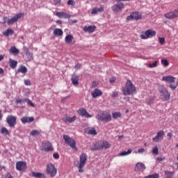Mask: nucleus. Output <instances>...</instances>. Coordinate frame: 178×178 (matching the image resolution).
Listing matches in <instances>:
<instances>
[{
    "mask_svg": "<svg viewBox=\"0 0 178 178\" xmlns=\"http://www.w3.org/2000/svg\"><path fill=\"white\" fill-rule=\"evenodd\" d=\"M121 90L124 95H133L137 92L136 86L133 84V82L130 79H128L126 82L125 86L122 87Z\"/></svg>",
    "mask_w": 178,
    "mask_h": 178,
    "instance_id": "1",
    "label": "nucleus"
},
{
    "mask_svg": "<svg viewBox=\"0 0 178 178\" xmlns=\"http://www.w3.org/2000/svg\"><path fill=\"white\" fill-rule=\"evenodd\" d=\"M158 90L163 101H169V99H170V92H169L164 86L159 85Z\"/></svg>",
    "mask_w": 178,
    "mask_h": 178,
    "instance_id": "2",
    "label": "nucleus"
},
{
    "mask_svg": "<svg viewBox=\"0 0 178 178\" xmlns=\"http://www.w3.org/2000/svg\"><path fill=\"white\" fill-rule=\"evenodd\" d=\"M162 81H166L170 83V88L174 91L177 88L178 82L176 81V77L172 76H164L162 77Z\"/></svg>",
    "mask_w": 178,
    "mask_h": 178,
    "instance_id": "3",
    "label": "nucleus"
},
{
    "mask_svg": "<svg viewBox=\"0 0 178 178\" xmlns=\"http://www.w3.org/2000/svg\"><path fill=\"white\" fill-rule=\"evenodd\" d=\"M95 118L97 119V120H101L102 122H108L112 120V115H111V114L106 111L98 113Z\"/></svg>",
    "mask_w": 178,
    "mask_h": 178,
    "instance_id": "4",
    "label": "nucleus"
},
{
    "mask_svg": "<svg viewBox=\"0 0 178 178\" xmlns=\"http://www.w3.org/2000/svg\"><path fill=\"white\" fill-rule=\"evenodd\" d=\"M87 162V154L82 153L79 157V163L76 165V167L79 169V173H83L84 170L83 168L86 166V163Z\"/></svg>",
    "mask_w": 178,
    "mask_h": 178,
    "instance_id": "5",
    "label": "nucleus"
},
{
    "mask_svg": "<svg viewBox=\"0 0 178 178\" xmlns=\"http://www.w3.org/2000/svg\"><path fill=\"white\" fill-rule=\"evenodd\" d=\"M63 140L65 143V144H67L74 151H77V147H76V141L74 139L72 138L70 136L67 135H64L63 136Z\"/></svg>",
    "mask_w": 178,
    "mask_h": 178,
    "instance_id": "6",
    "label": "nucleus"
},
{
    "mask_svg": "<svg viewBox=\"0 0 178 178\" xmlns=\"http://www.w3.org/2000/svg\"><path fill=\"white\" fill-rule=\"evenodd\" d=\"M46 170L47 175H49L50 177H55L56 176V174L58 173V170L56 169V167H55V165L52 163L47 164Z\"/></svg>",
    "mask_w": 178,
    "mask_h": 178,
    "instance_id": "7",
    "label": "nucleus"
},
{
    "mask_svg": "<svg viewBox=\"0 0 178 178\" xmlns=\"http://www.w3.org/2000/svg\"><path fill=\"white\" fill-rule=\"evenodd\" d=\"M155 35H156V32L152 29H149L140 34V37L141 40H148V38L155 37Z\"/></svg>",
    "mask_w": 178,
    "mask_h": 178,
    "instance_id": "8",
    "label": "nucleus"
},
{
    "mask_svg": "<svg viewBox=\"0 0 178 178\" xmlns=\"http://www.w3.org/2000/svg\"><path fill=\"white\" fill-rule=\"evenodd\" d=\"M17 117L15 115H8L6 118V122L8 124L9 127H15L16 126V124L17 123Z\"/></svg>",
    "mask_w": 178,
    "mask_h": 178,
    "instance_id": "9",
    "label": "nucleus"
},
{
    "mask_svg": "<svg viewBox=\"0 0 178 178\" xmlns=\"http://www.w3.org/2000/svg\"><path fill=\"white\" fill-rule=\"evenodd\" d=\"M165 137V131L160 130L156 133V136L152 138L153 143H159L163 140Z\"/></svg>",
    "mask_w": 178,
    "mask_h": 178,
    "instance_id": "10",
    "label": "nucleus"
},
{
    "mask_svg": "<svg viewBox=\"0 0 178 178\" xmlns=\"http://www.w3.org/2000/svg\"><path fill=\"white\" fill-rule=\"evenodd\" d=\"M16 169L19 172H25L27 169V164L25 161H17L16 163Z\"/></svg>",
    "mask_w": 178,
    "mask_h": 178,
    "instance_id": "11",
    "label": "nucleus"
},
{
    "mask_svg": "<svg viewBox=\"0 0 178 178\" xmlns=\"http://www.w3.org/2000/svg\"><path fill=\"white\" fill-rule=\"evenodd\" d=\"M166 19H176L178 17V10L168 13L165 14Z\"/></svg>",
    "mask_w": 178,
    "mask_h": 178,
    "instance_id": "12",
    "label": "nucleus"
},
{
    "mask_svg": "<svg viewBox=\"0 0 178 178\" xmlns=\"http://www.w3.org/2000/svg\"><path fill=\"white\" fill-rule=\"evenodd\" d=\"M147 169L145 164L141 162H138L135 166L136 172H144Z\"/></svg>",
    "mask_w": 178,
    "mask_h": 178,
    "instance_id": "13",
    "label": "nucleus"
},
{
    "mask_svg": "<svg viewBox=\"0 0 178 178\" xmlns=\"http://www.w3.org/2000/svg\"><path fill=\"white\" fill-rule=\"evenodd\" d=\"M20 17H22V13H17L15 16L8 20L7 24L10 26V24H13L14 23H16V22H17V20H19Z\"/></svg>",
    "mask_w": 178,
    "mask_h": 178,
    "instance_id": "14",
    "label": "nucleus"
},
{
    "mask_svg": "<svg viewBox=\"0 0 178 178\" xmlns=\"http://www.w3.org/2000/svg\"><path fill=\"white\" fill-rule=\"evenodd\" d=\"M78 113H79L81 116H83V118H87V119H88L89 118H92V115H91V114H89L88 112H87V110L83 108L79 109Z\"/></svg>",
    "mask_w": 178,
    "mask_h": 178,
    "instance_id": "15",
    "label": "nucleus"
},
{
    "mask_svg": "<svg viewBox=\"0 0 178 178\" xmlns=\"http://www.w3.org/2000/svg\"><path fill=\"white\" fill-rule=\"evenodd\" d=\"M56 16L59 17V19H70L72 17V15L65 12H57L56 13Z\"/></svg>",
    "mask_w": 178,
    "mask_h": 178,
    "instance_id": "16",
    "label": "nucleus"
},
{
    "mask_svg": "<svg viewBox=\"0 0 178 178\" xmlns=\"http://www.w3.org/2000/svg\"><path fill=\"white\" fill-rule=\"evenodd\" d=\"M76 118H77L76 117V115H74L73 117H69L65 115L63 118V122H65V123H73V122H74Z\"/></svg>",
    "mask_w": 178,
    "mask_h": 178,
    "instance_id": "17",
    "label": "nucleus"
},
{
    "mask_svg": "<svg viewBox=\"0 0 178 178\" xmlns=\"http://www.w3.org/2000/svg\"><path fill=\"white\" fill-rule=\"evenodd\" d=\"M99 146L100 149H108V148H111V143L108 140H103Z\"/></svg>",
    "mask_w": 178,
    "mask_h": 178,
    "instance_id": "18",
    "label": "nucleus"
},
{
    "mask_svg": "<svg viewBox=\"0 0 178 178\" xmlns=\"http://www.w3.org/2000/svg\"><path fill=\"white\" fill-rule=\"evenodd\" d=\"M95 29H97L95 25L84 26L83 31H85V33H94V31H95Z\"/></svg>",
    "mask_w": 178,
    "mask_h": 178,
    "instance_id": "19",
    "label": "nucleus"
},
{
    "mask_svg": "<svg viewBox=\"0 0 178 178\" xmlns=\"http://www.w3.org/2000/svg\"><path fill=\"white\" fill-rule=\"evenodd\" d=\"M91 95L92 98H97V97H101V95H102V91L99 89H95L91 92Z\"/></svg>",
    "mask_w": 178,
    "mask_h": 178,
    "instance_id": "20",
    "label": "nucleus"
},
{
    "mask_svg": "<svg viewBox=\"0 0 178 178\" xmlns=\"http://www.w3.org/2000/svg\"><path fill=\"white\" fill-rule=\"evenodd\" d=\"M34 120V118L33 117H23L22 119H21V122L22 123H32V122Z\"/></svg>",
    "mask_w": 178,
    "mask_h": 178,
    "instance_id": "21",
    "label": "nucleus"
},
{
    "mask_svg": "<svg viewBox=\"0 0 178 178\" xmlns=\"http://www.w3.org/2000/svg\"><path fill=\"white\" fill-rule=\"evenodd\" d=\"M79 76L72 74L71 80L74 86H79Z\"/></svg>",
    "mask_w": 178,
    "mask_h": 178,
    "instance_id": "22",
    "label": "nucleus"
},
{
    "mask_svg": "<svg viewBox=\"0 0 178 178\" xmlns=\"http://www.w3.org/2000/svg\"><path fill=\"white\" fill-rule=\"evenodd\" d=\"M53 34L56 37H61V35H63V31L60 29H56L54 30Z\"/></svg>",
    "mask_w": 178,
    "mask_h": 178,
    "instance_id": "23",
    "label": "nucleus"
},
{
    "mask_svg": "<svg viewBox=\"0 0 178 178\" xmlns=\"http://www.w3.org/2000/svg\"><path fill=\"white\" fill-rule=\"evenodd\" d=\"M45 151L46 152H54V147H52V143L49 142L46 143Z\"/></svg>",
    "mask_w": 178,
    "mask_h": 178,
    "instance_id": "24",
    "label": "nucleus"
},
{
    "mask_svg": "<svg viewBox=\"0 0 178 178\" xmlns=\"http://www.w3.org/2000/svg\"><path fill=\"white\" fill-rule=\"evenodd\" d=\"M9 52L10 54H13V55H19L20 51L18 49L16 48V47L13 46L10 48Z\"/></svg>",
    "mask_w": 178,
    "mask_h": 178,
    "instance_id": "25",
    "label": "nucleus"
},
{
    "mask_svg": "<svg viewBox=\"0 0 178 178\" xmlns=\"http://www.w3.org/2000/svg\"><path fill=\"white\" fill-rule=\"evenodd\" d=\"M17 73H22V74H26V73H27V67H26L24 65H21L17 69Z\"/></svg>",
    "mask_w": 178,
    "mask_h": 178,
    "instance_id": "26",
    "label": "nucleus"
},
{
    "mask_svg": "<svg viewBox=\"0 0 178 178\" xmlns=\"http://www.w3.org/2000/svg\"><path fill=\"white\" fill-rule=\"evenodd\" d=\"M30 176H31L32 177H35V178H42V177H44V174L40 173V172H32L30 174Z\"/></svg>",
    "mask_w": 178,
    "mask_h": 178,
    "instance_id": "27",
    "label": "nucleus"
},
{
    "mask_svg": "<svg viewBox=\"0 0 178 178\" xmlns=\"http://www.w3.org/2000/svg\"><path fill=\"white\" fill-rule=\"evenodd\" d=\"M91 151H101V147L99 145H97L96 143H94L90 146Z\"/></svg>",
    "mask_w": 178,
    "mask_h": 178,
    "instance_id": "28",
    "label": "nucleus"
},
{
    "mask_svg": "<svg viewBox=\"0 0 178 178\" xmlns=\"http://www.w3.org/2000/svg\"><path fill=\"white\" fill-rule=\"evenodd\" d=\"M10 67L11 69H15L16 66H17V61L15 60H12V58H10L9 60Z\"/></svg>",
    "mask_w": 178,
    "mask_h": 178,
    "instance_id": "29",
    "label": "nucleus"
},
{
    "mask_svg": "<svg viewBox=\"0 0 178 178\" xmlns=\"http://www.w3.org/2000/svg\"><path fill=\"white\" fill-rule=\"evenodd\" d=\"M73 38H74L73 35H67L65 38V41L66 44H72V41H73Z\"/></svg>",
    "mask_w": 178,
    "mask_h": 178,
    "instance_id": "30",
    "label": "nucleus"
},
{
    "mask_svg": "<svg viewBox=\"0 0 178 178\" xmlns=\"http://www.w3.org/2000/svg\"><path fill=\"white\" fill-rule=\"evenodd\" d=\"M15 31L10 29H8L6 31L3 33V35H4L6 37H8L9 35H12Z\"/></svg>",
    "mask_w": 178,
    "mask_h": 178,
    "instance_id": "31",
    "label": "nucleus"
},
{
    "mask_svg": "<svg viewBox=\"0 0 178 178\" xmlns=\"http://www.w3.org/2000/svg\"><path fill=\"white\" fill-rule=\"evenodd\" d=\"M41 134V131L39 130H33L30 132V136H32L33 137H35V136H40Z\"/></svg>",
    "mask_w": 178,
    "mask_h": 178,
    "instance_id": "32",
    "label": "nucleus"
},
{
    "mask_svg": "<svg viewBox=\"0 0 178 178\" xmlns=\"http://www.w3.org/2000/svg\"><path fill=\"white\" fill-rule=\"evenodd\" d=\"M131 153V149H128V151H124L119 154L120 156H126V155H130Z\"/></svg>",
    "mask_w": 178,
    "mask_h": 178,
    "instance_id": "33",
    "label": "nucleus"
},
{
    "mask_svg": "<svg viewBox=\"0 0 178 178\" xmlns=\"http://www.w3.org/2000/svg\"><path fill=\"white\" fill-rule=\"evenodd\" d=\"M88 134H91L92 136H97V131L95 128H90L88 130Z\"/></svg>",
    "mask_w": 178,
    "mask_h": 178,
    "instance_id": "34",
    "label": "nucleus"
},
{
    "mask_svg": "<svg viewBox=\"0 0 178 178\" xmlns=\"http://www.w3.org/2000/svg\"><path fill=\"white\" fill-rule=\"evenodd\" d=\"M112 117L114 119H118V118H122V113L120 112H115L112 113Z\"/></svg>",
    "mask_w": 178,
    "mask_h": 178,
    "instance_id": "35",
    "label": "nucleus"
},
{
    "mask_svg": "<svg viewBox=\"0 0 178 178\" xmlns=\"http://www.w3.org/2000/svg\"><path fill=\"white\" fill-rule=\"evenodd\" d=\"M132 16L134 20H140L141 19V15H138L137 13H132Z\"/></svg>",
    "mask_w": 178,
    "mask_h": 178,
    "instance_id": "36",
    "label": "nucleus"
},
{
    "mask_svg": "<svg viewBox=\"0 0 178 178\" xmlns=\"http://www.w3.org/2000/svg\"><path fill=\"white\" fill-rule=\"evenodd\" d=\"M144 178H159V174L158 173L152 174V175L144 177Z\"/></svg>",
    "mask_w": 178,
    "mask_h": 178,
    "instance_id": "37",
    "label": "nucleus"
},
{
    "mask_svg": "<svg viewBox=\"0 0 178 178\" xmlns=\"http://www.w3.org/2000/svg\"><path fill=\"white\" fill-rule=\"evenodd\" d=\"M165 177L163 178H171L172 175H173V172L170 171H165Z\"/></svg>",
    "mask_w": 178,
    "mask_h": 178,
    "instance_id": "38",
    "label": "nucleus"
},
{
    "mask_svg": "<svg viewBox=\"0 0 178 178\" xmlns=\"http://www.w3.org/2000/svg\"><path fill=\"white\" fill-rule=\"evenodd\" d=\"M1 134H5L6 136H9V131H8V129L3 127L1 130Z\"/></svg>",
    "mask_w": 178,
    "mask_h": 178,
    "instance_id": "39",
    "label": "nucleus"
},
{
    "mask_svg": "<svg viewBox=\"0 0 178 178\" xmlns=\"http://www.w3.org/2000/svg\"><path fill=\"white\" fill-rule=\"evenodd\" d=\"M161 64L164 67H166L167 66H169V61L166 59H161Z\"/></svg>",
    "mask_w": 178,
    "mask_h": 178,
    "instance_id": "40",
    "label": "nucleus"
},
{
    "mask_svg": "<svg viewBox=\"0 0 178 178\" xmlns=\"http://www.w3.org/2000/svg\"><path fill=\"white\" fill-rule=\"evenodd\" d=\"M152 154L153 155H158V154H159V150H158V146H155L152 149Z\"/></svg>",
    "mask_w": 178,
    "mask_h": 178,
    "instance_id": "41",
    "label": "nucleus"
},
{
    "mask_svg": "<svg viewBox=\"0 0 178 178\" xmlns=\"http://www.w3.org/2000/svg\"><path fill=\"white\" fill-rule=\"evenodd\" d=\"M25 102H27L28 105H29L30 106H32L33 108H34V106H35L34 105V103L33 102H31V100H30L29 99H26Z\"/></svg>",
    "mask_w": 178,
    "mask_h": 178,
    "instance_id": "42",
    "label": "nucleus"
},
{
    "mask_svg": "<svg viewBox=\"0 0 178 178\" xmlns=\"http://www.w3.org/2000/svg\"><path fill=\"white\" fill-rule=\"evenodd\" d=\"M26 102V99H18L15 101V104H24Z\"/></svg>",
    "mask_w": 178,
    "mask_h": 178,
    "instance_id": "43",
    "label": "nucleus"
},
{
    "mask_svg": "<svg viewBox=\"0 0 178 178\" xmlns=\"http://www.w3.org/2000/svg\"><path fill=\"white\" fill-rule=\"evenodd\" d=\"M156 66H158V60H156L153 63H149V67H151V68L156 67Z\"/></svg>",
    "mask_w": 178,
    "mask_h": 178,
    "instance_id": "44",
    "label": "nucleus"
},
{
    "mask_svg": "<svg viewBox=\"0 0 178 178\" xmlns=\"http://www.w3.org/2000/svg\"><path fill=\"white\" fill-rule=\"evenodd\" d=\"M155 99H154V97H151L149 99H148L147 104V105H152V104H154V101Z\"/></svg>",
    "mask_w": 178,
    "mask_h": 178,
    "instance_id": "45",
    "label": "nucleus"
},
{
    "mask_svg": "<svg viewBox=\"0 0 178 178\" xmlns=\"http://www.w3.org/2000/svg\"><path fill=\"white\" fill-rule=\"evenodd\" d=\"M98 13V8H94L92 10V15H97Z\"/></svg>",
    "mask_w": 178,
    "mask_h": 178,
    "instance_id": "46",
    "label": "nucleus"
},
{
    "mask_svg": "<svg viewBox=\"0 0 178 178\" xmlns=\"http://www.w3.org/2000/svg\"><path fill=\"white\" fill-rule=\"evenodd\" d=\"M24 84H25V86H31V82L29 79H25Z\"/></svg>",
    "mask_w": 178,
    "mask_h": 178,
    "instance_id": "47",
    "label": "nucleus"
},
{
    "mask_svg": "<svg viewBox=\"0 0 178 178\" xmlns=\"http://www.w3.org/2000/svg\"><path fill=\"white\" fill-rule=\"evenodd\" d=\"M159 42L161 44V45H163L165 44V38H159Z\"/></svg>",
    "mask_w": 178,
    "mask_h": 178,
    "instance_id": "48",
    "label": "nucleus"
},
{
    "mask_svg": "<svg viewBox=\"0 0 178 178\" xmlns=\"http://www.w3.org/2000/svg\"><path fill=\"white\" fill-rule=\"evenodd\" d=\"M119 94L118 93V92H113L112 94H111V97L113 98H115L116 97H118Z\"/></svg>",
    "mask_w": 178,
    "mask_h": 178,
    "instance_id": "49",
    "label": "nucleus"
},
{
    "mask_svg": "<svg viewBox=\"0 0 178 178\" xmlns=\"http://www.w3.org/2000/svg\"><path fill=\"white\" fill-rule=\"evenodd\" d=\"M138 154H143V152H145V149H144L143 147L140 148L138 149Z\"/></svg>",
    "mask_w": 178,
    "mask_h": 178,
    "instance_id": "50",
    "label": "nucleus"
},
{
    "mask_svg": "<svg viewBox=\"0 0 178 178\" xmlns=\"http://www.w3.org/2000/svg\"><path fill=\"white\" fill-rule=\"evenodd\" d=\"M134 19V18L133 17V13H131L130 15H129L127 17V20H133Z\"/></svg>",
    "mask_w": 178,
    "mask_h": 178,
    "instance_id": "51",
    "label": "nucleus"
},
{
    "mask_svg": "<svg viewBox=\"0 0 178 178\" xmlns=\"http://www.w3.org/2000/svg\"><path fill=\"white\" fill-rule=\"evenodd\" d=\"M81 64H80V63L76 64V65H75L76 70H79V69H81Z\"/></svg>",
    "mask_w": 178,
    "mask_h": 178,
    "instance_id": "52",
    "label": "nucleus"
},
{
    "mask_svg": "<svg viewBox=\"0 0 178 178\" xmlns=\"http://www.w3.org/2000/svg\"><path fill=\"white\" fill-rule=\"evenodd\" d=\"M53 157L54 158V159H59V154L58 153H54L53 154Z\"/></svg>",
    "mask_w": 178,
    "mask_h": 178,
    "instance_id": "53",
    "label": "nucleus"
},
{
    "mask_svg": "<svg viewBox=\"0 0 178 178\" xmlns=\"http://www.w3.org/2000/svg\"><path fill=\"white\" fill-rule=\"evenodd\" d=\"M26 56H32L33 54L30 52L29 50H28V49H26Z\"/></svg>",
    "mask_w": 178,
    "mask_h": 178,
    "instance_id": "54",
    "label": "nucleus"
},
{
    "mask_svg": "<svg viewBox=\"0 0 178 178\" xmlns=\"http://www.w3.org/2000/svg\"><path fill=\"white\" fill-rule=\"evenodd\" d=\"M62 0H54V5H59Z\"/></svg>",
    "mask_w": 178,
    "mask_h": 178,
    "instance_id": "55",
    "label": "nucleus"
},
{
    "mask_svg": "<svg viewBox=\"0 0 178 178\" xmlns=\"http://www.w3.org/2000/svg\"><path fill=\"white\" fill-rule=\"evenodd\" d=\"M4 178H13V177L12 175H10V173H8L4 176Z\"/></svg>",
    "mask_w": 178,
    "mask_h": 178,
    "instance_id": "56",
    "label": "nucleus"
},
{
    "mask_svg": "<svg viewBox=\"0 0 178 178\" xmlns=\"http://www.w3.org/2000/svg\"><path fill=\"white\" fill-rule=\"evenodd\" d=\"M74 3V1H73V0H68L67 1V5H69V6H73V3Z\"/></svg>",
    "mask_w": 178,
    "mask_h": 178,
    "instance_id": "57",
    "label": "nucleus"
},
{
    "mask_svg": "<svg viewBox=\"0 0 178 178\" xmlns=\"http://www.w3.org/2000/svg\"><path fill=\"white\" fill-rule=\"evenodd\" d=\"M167 137H168L169 139L172 138V137H173V134H172V132H168L167 134Z\"/></svg>",
    "mask_w": 178,
    "mask_h": 178,
    "instance_id": "58",
    "label": "nucleus"
},
{
    "mask_svg": "<svg viewBox=\"0 0 178 178\" xmlns=\"http://www.w3.org/2000/svg\"><path fill=\"white\" fill-rule=\"evenodd\" d=\"M104 12V7H101L99 8H97V13Z\"/></svg>",
    "mask_w": 178,
    "mask_h": 178,
    "instance_id": "59",
    "label": "nucleus"
},
{
    "mask_svg": "<svg viewBox=\"0 0 178 178\" xmlns=\"http://www.w3.org/2000/svg\"><path fill=\"white\" fill-rule=\"evenodd\" d=\"M116 81V78L115 77H112L110 79V83H115Z\"/></svg>",
    "mask_w": 178,
    "mask_h": 178,
    "instance_id": "60",
    "label": "nucleus"
},
{
    "mask_svg": "<svg viewBox=\"0 0 178 178\" xmlns=\"http://www.w3.org/2000/svg\"><path fill=\"white\" fill-rule=\"evenodd\" d=\"M157 161H158L159 162H162L163 161H165V158L158 157V158H157Z\"/></svg>",
    "mask_w": 178,
    "mask_h": 178,
    "instance_id": "61",
    "label": "nucleus"
},
{
    "mask_svg": "<svg viewBox=\"0 0 178 178\" xmlns=\"http://www.w3.org/2000/svg\"><path fill=\"white\" fill-rule=\"evenodd\" d=\"M4 58H5V56L0 55V62H1V60H3Z\"/></svg>",
    "mask_w": 178,
    "mask_h": 178,
    "instance_id": "62",
    "label": "nucleus"
},
{
    "mask_svg": "<svg viewBox=\"0 0 178 178\" xmlns=\"http://www.w3.org/2000/svg\"><path fill=\"white\" fill-rule=\"evenodd\" d=\"M3 73H4L3 70L2 69V67H0V74H3Z\"/></svg>",
    "mask_w": 178,
    "mask_h": 178,
    "instance_id": "63",
    "label": "nucleus"
},
{
    "mask_svg": "<svg viewBox=\"0 0 178 178\" xmlns=\"http://www.w3.org/2000/svg\"><path fill=\"white\" fill-rule=\"evenodd\" d=\"M3 20H4L3 24H5V23H6V20H8V17H4Z\"/></svg>",
    "mask_w": 178,
    "mask_h": 178,
    "instance_id": "64",
    "label": "nucleus"
}]
</instances>
